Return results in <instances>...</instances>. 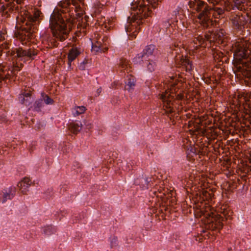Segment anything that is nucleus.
I'll use <instances>...</instances> for the list:
<instances>
[{
	"mask_svg": "<svg viewBox=\"0 0 251 251\" xmlns=\"http://www.w3.org/2000/svg\"><path fill=\"white\" fill-rule=\"evenodd\" d=\"M53 189L52 187L48 188L45 192L44 195L46 199H50L52 198L53 195Z\"/></svg>",
	"mask_w": 251,
	"mask_h": 251,
	"instance_id": "30",
	"label": "nucleus"
},
{
	"mask_svg": "<svg viewBox=\"0 0 251 251\" xmlns=\"http://www.w3.org/2000/svg\"><path fill=\"white\" fill-rule=\"evenodd\" d=\"M83 124L79 121H72L68 124V128L74 134H78L82 129Z\"/></svg>",
	"mask_w": 251,
	"mask_h": 251,
	"instance_id": "13",
	"label": "nucleus"
},
{
	"mask_svg": "<svg viewBox=\"0 0 251 251\" xmlns=\"http://www.w3.org/2000/svg\"><path fill=\"white\" fill-rule=\"evenodd\" d=\"M148 2L151 4L153 8L156 7L157 3L159 2L158 0H147Z\"/></svg>",
	"mask_w": 251,
	"mask_h": 251,
	"instance_id": "36",
	"label": "nucleus"
},
{
	"mask_svg": "<svg viewBox=\"0 0 251 251\" xmlns=\"http://www.w3.org/2000/svg\"><path fill=\"white\" fill-rule=\"evenodd\" d=\"M156 49V46L153 44H150L147 45L143 50L142 53L147 58L150 56L153 55L155 50Z\"/></svg>",
	"mask_w": 251,
	"mask_h": 251,
	"instance_id": "18",
	"label": "nucleus"
},
{
	"mask_svg": "<svg viewBox=\"0 0 251 251\" xmlns=\"http://www.w3.org/2000/svg\"><path fill=\"white\" fill-rule=\"evenodd\" d=\"M249 163L251 164L250 166H249V168L251 171V157L249 159Z\"/></svg>",
	"mask_w": 251,
	"mask_h": 251,
	"instance_id": "48",
	"label": "nucleus"
},
{
	"mask_svg": "<svg viewBox=\"0 0 251 251\" xmlns=\"http://www.w3.org/2000/svg\"><path fill=\"white\" fill-rule=\"evenodd\" d=\"M57 231V228L52 225H48L42 227L41 232L45 235L50 236L55 234Z\"/></svg>",
	"mask_w": 251,
	"mask_h": 251,
	"instance_id": "16",
	"label": "nucleus"
},
{
	"mask_svg": "<svg viewBox=\"0 0 251 251\" xmlns=\"http://www.w3.org/2000/svg\"><path fill=\"white\" fill-rule=\"evenodd\" d=\"M108 50L107 47L97 46L96 44L92 43V51L95 52L96 54L99 53L104 52Z\"/></svg>",
	"mask_w": 251,
	"mask_h": 251,
	"instance_id": "22",
	"label": "nucleus"
},
{
	"mask_svg": "<svg viewBox=\"0 0 251 251\" xmlns=\"http://www.w3.org/2000/svg\"><path fill=\"white\" fill-rule=\"evenodd\" d=\"M187 152V156L191 155L192 157H194V155L196 156L199 154L200 151L194 146H190L188 149Z\"/></svg>",
	"mask_w": 251,
	"mask_h": 251,
	"instance_id": "27",
	"label": "nucleus"
},
{
	"mask_svg": "<svg viewBox=\"0 0 251 251\" xmlns=\"http://www.w3.org/2000/svg\"><path fill=\"white\" fill-rule=\"evenodd\" d=\"M42 13L40 10L38 9H34V13L33 16H40Z\"/></svg>",
	"mask_w": 251,
	"mask_h": 251,
	"instance_id": "41",
	"label": "nucleus"
},
{
	"mask_svg": "<svg viewBox=\"0 0 251 251\" xmlns=\"http://www.w3.org/2000/svg\"><path fill=\"white\" fill-rule=\"evenodd\" d=\"M88 63V60L87 59H85L82 62L80 63L78 66L79 69L82 71L85 70V65Z\"/></svg>",
	"mask_w": 251,
	"mask_h": 251,
	"instance_id": "31",
	"label": "nucleus"
},
{
	"mask_svg": "<svg viewBox=\"0 0 251 251\" xmlns=\"http://www.w3.org/2000/svg\"><path fill=\"white\" fill-rule=\"evenodd\" d=\"M212 218L214 219L215 223H214V228L216 229H220L223 227V218L220 216L217 215V217L214 218V216H212Z\"/></svg>",
	"mask_w": 251,
	"mask_h": 251,
	"instance_id": "25",
	"label": "nucleus"
},
{
	"mask_svg": "<svg viewBox=\"0 0 251 251\" xmlns=\"http://www.w3.org/2000/svg\"><path fill=\"white\" fill-rule=\"evenodd\" d=\"M148 17H127V24L128 25L125 26V29L127 32L129 31V29L135 28V31L133 32L132 37L135 38L138 33L140 31V28L138 27V26L142 25L145 22V20Z\"/></svg>",
	"mask_w": 251,
	"mask_h": 251,
	"instance_id": "3",
	"label": "nucleus"
},
{
	"mask_svg": "<svg viewBox=\"0 0 251 251\" xmlns=\"http://www.w3.org/2000/svg\"><path fill=\"white\" fill-rule=\"evenodd\" d=\"M214 17V18H220V17H216V16H214V17Z\"/></svg>",
	"mask_w": 251,
	"mask_h": 251,
	"instance_id": "58",
	"label": "nucleus"
},
{
	"mask_svg": "<svg viewBox=\"0 0 251 251\" xmlns=\"http://www.w3.org/2000/svg\"><path fill=\"white\" fill-rule=\"evenodd\" d=\"M126 243H127V244H130L131 243L130 241H128V240L127 238V237H126Z\"/></svg>",
	"mask_w": 251,
	"mask_h": 251,
	"instance_id": "49",
	"label": "nucleus"
},
{
	"mask_svg": "<svg viewBox=\"0 0 251 251\" xmlns=\"http://www.w3.org/2000/svg\"><path fill=\"white\" fill-rule=\"evenodd\" d=\"M82 52L80 48L73 46L69 50L68 54V70L71 69L72 62L74 61Z\"/></svg>",
	"mask_w": 251,
	"mask_h": 251,
	"instance_id": "8",
	"label": "nucleus"
},
{
	"mask_svg": "<svg viewBox=\"0 0 251 251\" xmlns=\"http://www.w3.org/2000/svg\"><path fill=\"white\" fill-rule=\"evenodd\" d=\"M109 241L110 243V247L111 248H115L118 245V239L117 237L113 236H111L109 239Z\"/></svg>",
	"mask_w": 251,
	"mask_h": 251,
	"instance_id": "29",
	"label": "nucleus"
},
{
	"mask_svg": "<svg viewBox=\"0 0 251 251\" xmlns=\"http://www.w3.org/2000/svg\"><path fill=\"white\" fill-rule=\"evenodd\" d=\"M183 67L188 66L189 65H192V64H193L192 62L187 59H185L183 60Z\"/></svg>",
	"mask_w": 251,
	"mask_h": 251,
	"instance_id": "37",
	"label": "nucleus"
},
{
	"mask_svg": "<svg viewBox=\"0 0 251 251\" xmlns=\"http://www.w3.org/2000/svg\"><path fill=\"white\" fill-rule=\"evenodd\" d=\"M85 217V214L83 212L79 213L77 215L75 216V219L73 220L74 222H75V221L76 223L78 222L84 224L86 222V220H84Z\"/></svg>",
	"mask_w": 251,
	"mask_h": 251,
	"instance_id": "28",
	"label": "nucleus"
},
{
	"mask_svg": "<svg viewBox=\"0 0 251 251\" xmlns=\"http://www.w3.org/2000/svg\"><path fill=\"white\" fill-rule=\"evenodd\" d=\"M83 123L84 124L83 125L85 126L88 129H91L93 126L91 121L89 120H85L83 121Z\"/></svg>",
	"mask_w": 251,
	"mask_h": 251,
	"instance_id": "32",
	"label": "nucleus"
},
{
	"mask_svg": "<svg viewBox=\"0 0 251 251\" xmlns=\"http://www.w3.org/2000/svg\"><path fill=\"white\" fill-rule=\"evenodd\" d=\"M184 68L185 69L186 71L188 72H191L193 70V64H192V65H189L188 66L184 67Z\"/></svg>",
	"mask_w": 251,
	"mask_h": 251,
	"instance_id": "38",
	"label": "nucleus"
},
{
	"mask_svg": "<svg viewBox=\"0 0 251 251\" xmlns=\"http://www.w3.org/2000/svg\"><path fill=\"white\" fill-rule=\"evenodd\" d=\"M40 98L42 100V101L44 102V105H52L54 103L53 99L44 92L41 93Z\"/></svg>",
	"mask_w": 251,
	"mask_h": 251,
	"instance_id": "19",
	"label": "nucleus"
},
{
	"mask_svg": "<svg viewBox=\"0 0 251 251\" xmlns=\"http://www.w3.org/2000/svg\"><path fill=\"white\" fill-rule=\"evenodd\" d=\"M45 150L48 153H50L54 151H56V145L52 141L47 142Z\"/></svg>",
	"mask_w": 251,
	"mask_h": 251,
	"instance_id": "24",
	"label": "nucleus"
},
{
	"mask_svg": "<svg viewBox=\"0 0 251 251\" xmlns=\"http://www.w3.org/2000/svg\"><path fill=\"white\" fill-rule=\"evenodd\" d=\"M5 80V78H4V76L0 74V82L2 81Z\"/></svg>",
	"mask_w": 251,
	"mask_h": 251,
	"instance_id": "46",
	"label": "nucleus"
},
{
	"mask_svg": "<svg viewBox=\"0 0 251 251\" xmlns=\"http://www.w3.org/2000/svg\"><path fill=\"white\" fill-rule=\"evenodd\" d=\"M86 107L84 106H75L72 109V112L73 115L75 117L84 113Z\"/></svg>",
	"mask_w": 251,
	"mask_h": 251,
	"instance_id": "23",
	"label": "nucleus"
},
{
	"mask_svg": "<svg viewBox=\"0 0 251 251\" xmlns=\"http://www.w3.org/2000/svg\"><path fill=\"white\" fill-rule=\"evenodd\" d=\"M136 79L135 77L131 75L125 82V89L129 92H132L136 85Z\"/></svg>",
	"mask_w": 251,
	"mask_h": 251,
	"instance_id": "15",
	"label": "nucleus"
},
{
	"mask_svg": "<svg viewBox=\"0 0 251 251\" xmlns=\"http://www.w3.org/2000/svg\"><path fill=\"white\" fill-rule=\"evenodd\" d=\"M4 78H5V80L9 79L10 78V75L7 74L5 76H4Z\"/></svg>",
	"mask_w": 251,
	"mask_h": 251,
	"instance_id": "47",
	"label": "nucleus"
},
{
	"mask_svg": "<svg viewBox=\"0 0 251 251\" xmlns=\"http://www.w3.org/2000/svg\"><path fill=\"white\" fill-rule=\"evenodd\" d=\"M6 1L11 2L12 1H16L18 4H21L23 2L24 0H5Z\"/></svg>",
	"mask_w": 251,
	"mask_h": 251,
	"instance_id": "42",
	"label": "nucleus"
},
{
	"mask_svg": "<svg viewBox=\"0 0 251 251\" xmlns=\"http://www.w3.org/2000/svg\"><path fill=\"white\" fill-rule=\"evenodd\" d=\"M82 15H83V13H77V14H76V16H82Z\"/></svg>",
	"mask_w": 251,
	"mask_h": 251,
	"instance_id": "50",
	"label": "nucleus"
},
{
	"mask_svg": "<svg viewBox=\"0 0 251 251\" xmlns=\"http://www.w3.org/2000/svg\"><path fill=\"white\" fill-rule=\"evenodd\" d=\"M105 16L101 17V18H105Z\"/></svg>",
	"mask_w": 251,
	"mask_h": 251,
	"instance_id": "59",
	"label": "nucleus"
},
{
	"mask_svg": "<svg viewBox=\"0 0 251 251\" xmlns=\"http://www.w3.org/2000/svg\"><path fill=\"white\" fill-rule=\"evenodd\" d=\"M67 17H50V26L53 36L60 41L65 39L71 28L72 21Z\"/></svg>",
	"mask_w": 251,
	"mask_h": 251,
	"instance_id": "1",
	"label": "nucleus"
},
{
	"mask_svg": "<svg viewBox=\"0 0 251 251\" xmlns=\"http://www.w3.org/2000/svg\"><path fill=\"white\" fill-rule=\"evenodd\" d=\"M174 12L175 16H176L177 14H178V15L185 16V14L184 13L183 10L181 8L177 9L176 11H175Z\"/></svg>",
	"mask_w": 251,
	"mask_h": 251,
	"instance_id": "35",
	"label": "nucleus"
},
{
	"mask_svg": "<svg viewBox=\"0 0 251 251\" xmlns=\"http://www.w3.org/2000/svg\"><path fill=\"white\" fill-rule=\"evenodd\" d=\"M207 1L210 3H212L213 5H215L218 4L220 1V0H207Z\"/></svg>",
	"mask_w": 251,
	"mask_h": 251,
	"instance_id": "40",
	"label": "nucleus"
},
{
	"mask_svg": "<svg viewBox=\"0 0 251 251\" xmlns=\"http://www.w3.org/2000/svg\"><path fill=\"white\" fill-rule=\"evenodd\" d=\"M101 91H102V88L101 87L99 88L96 92L95 96L96 97H98L101 93Z\"/></svg>",
	"mask_w": 251,
	"mask_h": 251,
	"instance_id": "39",
	"label": "nucleus"
},
{
	"mask_svg": "<svg viewBox=\"0 0 251 251\" xmlns=\"http://www.w3.org/2000/svg\"><path fill=\"white\" fill-rule=\"evenodd\" d=\"M247 17L248 18V19L247 20H250V18H251V17H249V16H247Z\"/></svg>",
	"mask_w": 251,
	"mask_h": 251,
	"instance_id": "54",
	"label": "nucleus"
},
{
	"mask_svg": "<svg viewBox=\"0 0 251 251\" xmlns=\"http://www.w3.org/2000/svg\"><path fill=\"white\" fill-rule=\"evenodd\" d=\"M229 19L232 21L234 26L239 30L244 28L247 23L245 17H230Z\"/></svg>",
	"mask_w": 251,
	"mask_h": 251,
	"instance_id": "11",
	"label": "nucleus"
},
{
	"mask_svg": "<svg viewBox=\"0 0 251 251\" xmlns=\"http://www.w3.org/2000/svg\"><path fill=\"white\" fill-rule=\"evenodd\" d=\"M38 167H35V171H38Z\"/></svg>",
	"mask_w": 251,
	"mask_h": 251,
	"instance_id": "53",
	"label": "nucleus"
},
{
	"mask_svg": "<svg viewBox=\"0 0 251 251\" xmlns=\"http://www.w3.org/2000/svg\"><path fill=\"white\" fill-rule=\"evenodd\" d=\"M199 20L201 25L203 27L206 28H211L212 27L216 26L218 25V22L216 20L210 19V17H196Z\"/></svg>",
	"mask_w": 251,
	"mask_h": 251,
	"instance_id": "9",
	"label": "nucleus"
},
{
	"mask_svg": "<svg viewBox=\"0 0 251 251\" xmlns=\"http://www.w3.org/2000/svg\"><path fill=\"white\" fill-rule=\"evenodd\" d=\"M70 18H72L73 17H70ZM76 18L75 19H71V20L72 21V25H71V26L73 25V21L75 20V19H76L77 20H79L81 18V19H83V17H75Z\"/></svg>",
	"mask_w": 251,
	"mask_h": 251,
	"instance_id": "44",
	"label": "nucleus"
},
{
	"mask_svg": "<svg viewBox=\"0 0 251 251\" xmlns=\"http://www.w3.org/2000/svg\"><path fill=\"white\" fill-rule=\"evenodd\" d=\"M151 177H140L134 181V184L139 185L143 190L148 189L149 187H151Z\"/></svg>",
	"mask_w": 251,
	"mask_h": 251,
	"instance_id": "10",
	"label": "nucleus"
},
{
	"mask_svg": "<svg viewBox=\"0 0 251 251\" xmlns=\"http://www.w3.org/2000/svg\"><path fill=\"white\" fill-rule=\"evenodd\" d=\"M164 98H165V96H163V95H162V98L163 99Z\"/></svg>",
	"mask_w": 251,
	"mask_h": 251,
	"instance_id": "57",
	"label": "nucleus"
},
{
	"mask_svg": "<svg viewBox=\"0 0 251 251\" xmlns=\"http://www.w3.org/2000/svg\"><path fill=\"white\" fill-rule=\"evenodd\" d=\"M246 77L247 78H248L251 82V71H249V72L247 73Z\"/></svg>",
	"mask_w": 251,
	"mask_h": 251,
	"instance_id": "43",
	"label": "nucleus"
},
{
	"mask_svg": "<svg viewBox=\"0 0 251 251\" xmlns=\"http://www.w3.org/2000/svg\"><path fill=\"white\" fill-rule=\"evenodd\" d=\"M210 234V233H208L207 234V236H208V235Z\"/></svg>",
	"mask_w": 251,
	"mask_h": 251,
	"instance_id": "60",
	"label": "nucleus"
},
{
	"mask_svg": "<svg viewBox=\"0 0 251 251\" xmlns=\"http://www.w3.org/2000/svg\"><path fill=\"white\" fill-rule=\"evenodd\" d=\"M64 10L56 9L54 10L53 13L51 14V16H61L62 14H64Z\"/></svg>",
	"mask_w": 251,
	"mask_h": 251,
	"instance_id": "33",
	"label": "nucleus"
},
{
	"mask_svg": "<svg viewBox=\"0 0 251 251\" xmlns=\"http://www.w3.org/2000/svg\"><path fill=\"white\" fill-rule=\"evenodd\" d=\"M32 92L30 90H25L19 95L18 100L19 102L26 107H29L32 104L34 99L32 97Z\"/></svg>",
	"mask_w": 251,
	"mask_h": 251,
	"instance_id": "5",
	"label": "nucleus"
},
{
	"mask_svg": "<svg viewBox=\"0 0 251 251\" xmlns=\"http://www.w3.org/2000/svg\"><path fill=\"white\" fill-rule=\"evenodd\" d=\"M144 0H134L131 7V16H149L153 14L149 7L146 6Z\"/></svg>",
	"mask_w": 251,
	"mask_h": 251,
	"instance_id": "2",
	"label": "nucleus"
},
{
	"mask_svg": "<svg viewBox=\"0 0 251 251\" xmlns=\"http://www.w3.org/2000/svg\"><path fill=\"white\" fill-rule=\"evenodd\" d=\"M195 7L196 10L199 12L198 16H204V15H207L208 14H210V11L213 10L216 12L218 15H221L223 13V10L221 8H209L203 1L197 2L195 4Z\"/></svg>",
	"mask_w": 251,
	"mask_h": 251,
	"instance_id": "4",
	"label": "nucleus"
},
{
	"mask_svg": "<svg viewBox=\"0 0 251 251\" xmlns=\"http://www.w3.org/2000/svg\"><path fill=\"white\" fill-rule=\"evenodd\" d=\"M171 25V24L170 23V22L169 21H168L167 22V23L166 24V26H167V25Z\"/></svg>",
	"mask_w": 251,
	"mask_h": 251,
	"instance_id": "51",
	"label": "nucleus"
},
{
	"mask_svg": "<svg viewBox=\"0 0 251 251\" xmlns=\"http://www.w3.org/2000/svg\"><path fill=\"white\" fill-rule=\"evenodd\" d=\"M16 188L15 187H10L4 189L0 193V202L5 203L8 200H12L16 195Z\"/></svg>",
	"mask_w": 251,
	"mask_h": 251,
	"instance_id": "6",
	"label": "nucleus"
},
{
	"mask_svg": "<svg viewBox=\"0 0 251 251\" xmlns=\"http://www.w3.org/2000/svg\"><path fill=\"white\" fill-rule=\"evenodd\" d=\"M31 181L28 179L25 178L24 180L19 182L17 184V186L23 192L25 193L27 191H28V188L30 186Z\"/></svg>",
	"mask_w": 251,
	"mask_h": 251,
	"instance_id": "17",
	"label": "nucleus"
},
{
	"mask_svg": "<svg viewBox=\"0 0 251 251\" xmlns=\"http://www.w3.org/2000/svg\"><path fill=\"white\" fill-rule=\"evenodd\" d=\"M70 2H69V1H67V5L70 4Z\"/></svg>",
	"mask_w": 251,
	"mask_h": 251,
	"instance_id": "55",
	"label": "nucleus"
},
{
	"mask_svg": "<svg viewBox=\"0 0 251 251\" xmlns=\"http://www.w3.org/2000/svg\"><path fill=\"white\" fill-rule=\"evenodd\" d=\"M44 102L42 101V100L40 98H38L35 100L33 102L32 104L28 108V111L31 110L37 113H40L42 111V109L44 108Z\"/></svg>",
	"mask_w": 251,
	"mask_h": 251,
	"instance_id": "12",
	"label": "nucleus"
},
{
	"mask_svg": "<svg viewBox=\"0 0 251 251\" xmlns=\"http://www.w3.org/2000/svg\"><path fill=\"white\" fill-rule=\"evenodd\" d=\"M146 61H147V70L151 73L154 72L157 67V61L155 60L149 59L148 60L147 59Z\"/></svg>",
	"mask_w": 251,
	"mask_h": 251,
	"instance_id": "21",
	"label": "nucleus"
},
{
	"mask_svg": "<svg viewBox=\"0 0 251 251\" xmlns=\"http://www.w3.org/2000/svg\"><path fill=\"white\" fill-rule=\"evenodd\" d=\"M37 55V53L34 50H31L30 49L28 50H24L20 48L17 51V56L19 58L26 56L31 59H34V56Z\"/></svg>",
	"mask_w": 251,
	"mask_h": 251,
	"instance_id": "14",
	"label": "nucleus"
},
{
	"mask_svg": "<svg viewBox=\"0 0 251 251\" xmlns=\"http://www.w3.org/2000/svg\"><path fill=\"white\" fill-rule=\"evenodd\" d=\"M146 60L147 58L146 57L142 52H140L137 54L136 56L133 58L132 62L134 64H140L143 65V63H144V61Z\"/></svg>",
	"mask_w": 251,
	"mask_h": 251,
	"instance_id": "20",
	"label": "nucleus"
},
{
	"mask_svg": "<svg viewBox=\"0 0 251 251\" xmlns=\"http://www.w3.org/2000/svg\"><path fill=\"white\" fill-rule=\"evenodd\" d=\"M69 182L68 181L66 180L62 182L59 185V188L58 189V192L60 194L63 195L64 193L69 188Z\"/></svg>",
	"mask_w": 251,
	"mask_h": 251,
	"instance_id": "26",
	"label": "nucleus"
},
{
	"mask_svg": "<svg viewBox=\"0 0 251 251\" xmlns=\"http://www.w3.org/2000/svg\"><path fill=\"white\" fill-rule=\"evenodd\" d=\"M7 118L6 116L4 114H0V123H4L7 122Z\"/></svg>",
	"mask_w": 251,
	"mask_h": 251,
	"instance_id": "34",
	"label": "nucleus"
},
{
	"mask_svg": "<svg viewBox=\"0 0 251 251\" xmlns=\"http://www.w3.org/2000/svg\"><path fill=\"white\" fill-rule=\"evenodd\" d=\"M112 19H115L116 17H110Z\"/></svg>",
	"mask_w": 251,
	"mask_h": 251,
	"instance_id": "56",
	"label": "nucleus"
},
{
	"mask_svg": "<svg viewBox=\"0 0 251 251\" xmlns=\"http://www.w3.org/2000/svg\"><path fill=\"white\" fill-rule=\"evenodd\" d=\"M95 44H96L97 46L103 47V45L100 42L97 41Z\"/></svg>",
	"mask_w": 251,
	"mask_h": 251,
	"instance_id": "45",
	"label": "nucleus"
},
{
	"mask_svg": "<svg viewBox=\"0 0 251 251\" xmlns=\"http://www.w3.org/2000/svg\"><path fill=\"white\" fill-rule=\"evenodd\" d=\"M84 19H85V20L86 21H88V19H89V17H86V16H85V17H84Z\"/></svg>",
	"mask_w": 251,
	"mask_h": 251,
	"instance_id": "52",
	"label": "nucleus"
},
{
	"mask_svg": "<svg viewBox=\"0 0 251 251\" xmlns=\"http://www.w3.org/2000/svg\"><path fill=\"white\" fill-rule=\"evenodd\" d=\"M16 22L17 23H21L23 24L29 26V30H30L29 34L31 33L30 30L31 27L34 24L36 23L37 20H39L40 17H15Z\"/></svg>",
	"mask_w": 251,
	"mask_h": 251,
	"instance_id": "7",
	"label": "nucleus"
}]
</instances>
